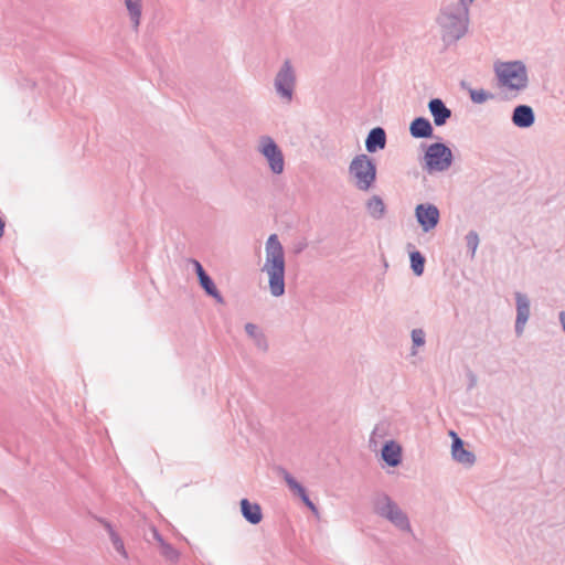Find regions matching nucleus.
Listing matches in <instances>:
<instances>
[{
	"label": "nucleus",
	"instance_id": "1",
	"mask_svg": "<svg viewBox=\"0 0 565 565\" xmlns=\"http://www.w3.org/2000/svg\"><path fill=\"white\" fill-rule=\"evenodd\" d=\"M475 0H445L436 18L443 42L449 46L466 35L470 22V7Z\"/></svg>",
	"mask_w": 565,
	"mask_h": 565
},
{
	"label": "nucleus",
	"instance_id": "2",
	"mask_svg": "<svg viewBox=\"0 0 565 565\" xmlns=\"http://www.w3.org/2000/svg\"><path fill=\"white\" fill-rule=\"evenodd\" d=\"M266 259L263 271L268 275V287L271 296L281 297L285 294V252L276 234L269 235L265 246Z\"/></svg>",
	"mask_w": 565,
	"mask_h": 565
},
{
	"label": "nucleus",
	"instance_id": "3",
	"mask_svg": "<svg viewBox=\"0 0 565 565\" xmlns=\"http://www.w3.org/2000/svg\"><path fill=\"white\" fill-rule=\"evenodd\" d=\"M372 507L376 515L390 521L399 531L412 533L408 515L387 493H375L372 498Z\"/></svg>",
	"mask_w": 565,
	"mask_h": 565
},
{
	"label": "nucleus",
	"instance_id": "4",
	"mask_svg": "<svg viewBox=\"0 0 565 565\" xmlns=\"http://www.w3.org/2000/svg\"><path fill=\"white\" fill-rule=\"evenodd\" d=\"M499 84L511 90H523L529 85L525 64L522 61L503 62L495 66Z\"/></svg>",
	"mask_w": 565,
	"mask_h": 565
},
{
	"label": "nucleus",
	"instance_id": "5",
	"mask_svg": "<svg viewBox=\"0 0 565 565\" xmlns=\"http://www.w3.org/2000/svg\"><path fill=\"white\" fill-rule=\"evenodd\" d=\"M376 163L367 154H356L349 166V173L354 178L356 189L369 191L376 181Z\"/></svg>",
	"mask_w": 565,
	"mask_h": 565
},
{
	"label": "nucleus",
	"instance_id": "6",
	"mask_svg": "<svg viewBox=\"0 0 565 565\" xmlns=\"http://www.w3.org/2000/svg\"><path fill=\"white\" fill-rule=\"evenodd\" d=\"M423 161L422 167L427 173L444 172L451 167L454 154L445 142L438 141L426 147Z\"/></svg>",
	"mask_w": 565,
	"mask_h": 565
},
{
	"label": "nucleus",
	"instance_id": "7",
	"mask_svg": "<svg viewBox=\"0 0 565 565\" xmlns=\"http://www.w3.org/2000/svg\"><path fill=\"white\" fill-rule=\"evenodd\" d=\"M274 86L276 93L284 99L290 102L296 86V72L290 60H285L276 74Z\"/></svg>",
	"mask_w": 565,
	"mask_h": 565
},
{
	"label": "nucleus",
	"instance_id": "8",
	"mask_svg": "<svg viewBox=\"0 0 565 565\" xmlns=\"http://www.w3.org/2000/svg\"><path fill=\"white\" fill-rule=\"evenodd\" d=\"M259 152L268 161L269 168L273 173L280 174L284 171L285 161L282 152L271 137L263 136L260 138Z\"/></svg>",
	"mask_w": 565,
	"mask_h": 565
},
{
	"label": "nucleus",
	"instance_id": "9",
	"mask_svg": "<svg viewBox=\"0 0 565 565\" xmlns=\"http://www.w3.org/2000/svg\"><path fill=\"white\" fill-rule=\"evenodd\" d=\"M415 218L424 233L435 230L440 221V211L437 205L426 202L415 206Z\"/></svg>",
	"mask_w": 565,
	"mask_h": 565
},
{
	"label": "nucleus",
	"instance_id": "10",
	"mask_svg": "<svg viewBox=\"0 0 565 565\" xmlns=\"http://www.w3.org/2000/svg\"><path fill=\"white\" fill-rule=\"evenodd\" d=\"M516 305V318L514 330L518 337H521L524 332V327L530 318V299L525 294L516 291L514 294Z\"/></svg>",
	"mask_w": 565,
	"mask_h": 565
},
{
	"label": "nucleus",
	"instance_id": "11",
	"mask_svg": "<svg viewBox=\"0 0 565 565\" xmlns=\"http://www.w3.org/2000/svg\"><path fill=\"white\" fill-rule=\"evenodd\" d=\"M511 121L520 129H527L535 122V113L530 105H516L512 110Z\"/></svg>",
	"mask_w": 565,
	"mask_h": 565
},
{
	"label": "nucleus",
	"instance_id": "12",
	"mask_svg": "<svg viewBox=\"0 0 565 565\" xmlns=\"http://www.w3.org/2000/svg\"><path fill=\"white\" fill-rule=\"evenodd\" d=\"M451 456L455 461L467 467L476 462V455L465 448V441L458 435H455L451 443Z\"/></svg>",
	"mask_w": 565,
	"mask_h": 565
},
{
	"label": "nucleus",
	"instance_id": "13",
	"mask_svg": "<svg viewBox=\"0 0 565 565\" xmlns=\"http://www.w3.org/2000/svg\"><path fill=\"white\" fill-rule=\"evenodd\" d=\"M428 110L437 127L446 125L452 115L451 109L446 106L441 98H431L428 102Z\"/></svg>",
	"mask_w": 565,
	"mask_h": 565
},
{
	"label": "nucleus",
	"instance_id": "14",
	"mask_svg": "<svg viewBox=\"0 0 565 565\" xmlns=\"http://www.w3.org/2000/svg\"><path fill=\"white\" fill-rule=\"evenodd\" d=\"M409 135L415 139L435 138L434 127L428 118L415 117L409 124Z\"/></svg>",
	"mask_w": 565,
	"mask_h": 565
},
{
	"label": "nucleus",
	"instance_id": "15",
	"mask_svg": "<svg viewBox=\"0 0 565 565\" xmlns=\"http://www.w3.org/2000/svg\"><path fill=\"white\" fill-rule=\"evenodd\" d=\"M381 459L392 468H395L402 462V447L395 440H387L384 443L381 450Z\"/></svg>",
	"mask_w": 565,
	"mask_h": 565
},
{
	"label": "nucleus",
	"instance_id": "16",
	"mask_svg": "<svg viewBox=\"0 0 565 565\" xmlns=\"http://www.w3.org/2000/svg\"><path fill=\"white\" fill-rule=\"evenodd\" d=\"M386 132L382 127L372 128L365 139V148L367 152L374 153L386 147Z\"/></svg>",
	"mask_w": 565,
	"mask_h": 565
},
{
	"label": "nucleus",
	"instance_id": "17",
	"mask_svg": "<svg viewBox=\"0 0 565 565\" xmlns=\"http://www.w3.org/2000/svg\"><path fill=\"white\" fill-rule=\"evenodd\" d=\"M239 505L242 515L248 523L257 525L262 522L263 512L258 503H252L248 499L244 498L241 500Z\"/></svg>",
	"mask_w": 565,
	"mask_h": 565
},
{
	"label": "nucleus",
	"instance_id": "18",
	"mask_svg": "<svg viewBox=\"0 0 565 565\" xmlns=\"http://www.w3.org/2000/svg\"><path fill=\"white\" fill-rule=\"evenodd\" d=\"M366 211L374 220H382L386 213V205L380 195H372L365 204Z\"/></svg>",
	"mask_w": 565,
	"mask_h": 565
},
{
	"label": "nucleus",
	"instance_id": "19",
	"mask_svg": "<svg viewBox=\"0 0 565 565\" xmlns=\"http://www.w3.org/2000/svg\"><path fill=\"white\" fill-rule=\"evenodd\" d=\"M199 285L204 290V292L209 297H212L217 303H224V298L216 288L215 282L210 275H206L205 277L201 278L199 280Z\"/></svg>",
	"mask_w": 565,
	"mask_h": 565
},
{
	"label": "nucleus",
	"instance_id": "20",
	"mask_svg": "<svg viewBox=\"0 0 565 565\" xmlns=\"http://www.w3.org/2000/svg\"><path fill=\"white\" fill-rule=\"evenodd\" d=\"M245 332L250 337L258 349L266 351L268 348L267 339L265 334L258 329V327L252 322L245 324Z\"/></svg>",
	"mask_w": 565,
	"mask_h": 565
},
{
	"label": "nucleus",
	"instance_id": "21",
	"mask_svg": "<svg viewBox=\"0 0 565 565\" xmlns=\"http://www.w3.org/2000/svg\"><path fill=\"white\" fill-rule=\"evenodd\" d=\"M125 6L129 13L130 21L135 30L138 29L141 20V0H125Z\"/></svg>",
	"mask_w": 565,
	"mask_h": 565
},
{
	"label": "nucleus",
	"instance_id": "22",
	"mask_svg": "<svg viewBox=\"0 0 565 565\" xmlns=\"http://www.w3.org/2000/svg\"><path fill=\"white\" fill-rule=\"evenodd\" d=\"M411 268L415 276L419 277L424 274L426 259L419 250L409 253Z\"/></svg>",
	"mask_w": 565,
	"mask_h": 565
},
{
	"label": "nucleus",
	"instance_id": "23",
	"mask_svg": "<svg viewBox=\"0 0 565 565\" xmlns=\"http://www.w3.org/2000/svg\"><path fill=\"white\" fill-rule=\"evenodd\" d=\"M279 472L290 491H292L296 495L300 497L307 491L306 488L300 482H298L285 468H279Z\"/></svg>",
	"mask_w": 565,
	"mask_h": 565
},
{
	"label": "nucleus",
	"instance_id": "24",
	"mask_svg": "<svg viewBox=\"0 0 565 565\" xmlns=\"http://www.w3.org/2000/svg\"><path fill=\"white\" fill-rule=\"evenodd\" d=\"M279 472L290 491H292L296 495L300 497L307 491L306 488L300 482H298L285 468H279Z\"/></svg>",
	"mask_w": 565,
	"mask_h": 565
},
{
	"label": "nucleus",
	"instance_id": "25",
	"mask_svg": "<svg viewBox=\"0 0 565 565\" xmlns=\"http://www.w3.org/2000/svg\"><path fill=\"white\" fill-rule=\"evenodd\" d=\"M279 472L290 491H292L296 495L300 497L307 491L306 488L300 482H298L285 468H279Z\"/></svg>",
	"mask_w": 565,
	"mask_h": 565
},
{
	"label": "nucleus",
	"instance_id": "26",
	"mask_svg": "<svg viewBox=\"0 0 565 565\" xmlns=\"http://www.w3.org/2000/svg\"><path fill=\"white\" fill-rule=\"evenodd\" d=\"M279 472L290 491H292L296 495L300 497L307 491L306 488L300 482H298L285 468H279Z\"/></svg>",
	"mask_w": 565,
	"mask_h": 565
},
{
	"label": "nucleus",
	"instance_id": "27",
	"mask_svg": "<svg viewBox=\"0 0 565 565\" xmlns=\"http://www.w3.org/2000/svg\"><path fill=\"white\" fill-rule=\"evenodd\" d=\"M279 472L290 491H292L296 495L300 497L307 491L306 488L300 482H298L285 468H279Z\"/></svg>",
	"mask_w": 565,
	"mask_h": 565
},
{
	"label": "nucleus",
	"instance_id": "28",
	"mask_svg": "<svg viewBox=\"0 0 565 565\" xmlns=\"http://www.w3.org/2000/svg\"><path fill=\"white\" fill-rule=\"evenodd\" d=\"M161 555L169 562L175 563L179 561L180 553L170 543L161 541L160 546Z\"/></svg>",
	"mask_w": 565,
	"mask_h": 565
},
{
	"label": "nucleus",
	"instance_id": "29",
	"mask_svg": "<svg viewBox=\"0 0 565 565\" xmlns=\"http://www.w3.org/2000/svg\"><path fill=\"white\" fill-rule=\"evenodd\" d=\"M494 98V95L484 89H471L470 90V99L475 104H483L489 99Z\"/></svg>",
	"mask_w": 565,
	"mask_h": 565
},
{
	"label": "nucleus",
	"instance_id": "30",
	"mask_svg": "<svg viewBox=\"0 0 565 565\" xmlns=\"http://www.w3.org/2000/svg\"><path fill=\"white\" fill-rule=\"evenodd\" d=\"M465 239H466V246H467L468 250L470 252V256H471V258H473L476 255L478 245H479V235L476 231L472 230L467 233Z\"/></svg>",
	"mask_w": 565,
	"mask_h": 565
},
{
	"label": "nucleus",
	"instance_id": "31",
	"mask_svg": "<svg viewBox=\"0 0 565 565\" xmlns=\"http://www.w3.org/2000/svg\"><path fill=\"white\" fill-rule=\"evenodd\" d=\"M413 349L424 347L426 343V333L422 328L413 329L411 332ZM415 350H413V354H415Z\"/></svg>",
	"mask_w": 565,
	"mask_h": 565
},
{
	"label": "nucleus",
	"instance_id": "32",
	"mask_svg": "<svg viewBox=\"0 0 565 565\" xmlns=\"http://www.w3.org/2000/svg\"><path fill=\"white\" fill-rule=\"evenodd\" d=\"M109 539L113 543L114 548L124 557H127V552L125 550V545L120 536L117 533H111V536Z\"/></svg>",
	"mask_w": 565,
	"mask_h": 565
},
{
	"label": "nucleus",
	"instance_id": "33",
	"mask_svg": "<svg viewBox=\"0 0 565 565\" xmlns=\"http://www.w3.org/2000/svg\"><path fill=\"white\" fill-rule=\"evenodd\" d=\"M300 500L302 501V503L310 510L312 511L315 514H318V508L317 505L311 501V499L309 498L307 491L299 497Z\"/></svg>",
	"mask_w": 565,
	"mask_h": 565
},
{
	"label": "nucleus",
	"instance_id": "34",
	"mask_svg": "<svg viewBox=\"0 0 565 565\" xmlns=\"http://www.w3.org/2000/svg\"><path fill=\"white\" fill-rule=\"evenodd\" d=\"M191 263L193 264L194 271L196 274L198 280L209 275L205 269L203 268L202 264L196 259H191Z\"/></svg>",
	"mask_w": 565,
	"mask_h": 565
},
{
	"label": "nucleus",
	"instance_id": "35",
	"mask_svg": "<svg viewBox=\"0 0 565 565\" xmlns=\"http://www.w3.org/2000/svg\"><path fill=\"white\" fill-rule=\"evenodd\" d=\"M99 523L105 527V530L108 532L109 537L111 536V533H116L113 525L105 519H98Z\"/></svg>",
	"mask_w": 565,
	"mask_h": 565
},
{
	"label": "nucleus",
	"instance_id": "36",
	"mask_svg": "<svg viewBox=\"0 0 565 565\" xmlns=\"http://www.w3.org/2000/svg\"><path fill=\"white\" fill-rule=\"evenodd\" d=\"M468 377H469V385H468V388H472L476 384H477V376L475 375L473 372H469L468 373Z\"/></svg>",
	"mask_w": 565,
	"mask_h": 565
},
{
	"label": "nucleus",
	"instance_id": "37",
	"mask_svg": "<svg viewBox=\"0 0 565 565\" xmlns=\"http://www.w3.org/2000/svg\"><path fill=\"white\" fill-rule=\"evenodd\" d=\"M384 434V431L381 430L380 426H375V428L373 429L372 431V435H371V440L374 439L375 436H379V437H382Z\"/></svg>",
	"mask_w": 565,
	"mask_h": 565
},
{
	"label": "nucleus",
	"instance_id": "38",
	"mask_svg": "<svg viewBox=\"0 0 565 565\" xmlns=\"http://www.w3.org/2000/svg\"><path fill=\"white\" fill-rule=\"evenodd\" d=\"M558 320H559V323L562 326V330L564 331L565 333V311H561L558 313Z\"/></svg>",
	"mask_w": 565,
	"mask_h": 565
},
{
	"label": "nucleus",
	"instance_id": "39",
	"mask_svg": "<svg viewBox=\"0 0 565 565\" xmlns=\"http://www.w3.org/2000/svg\"><path fill=\"white\" fill-rule=\"evenodd\" d=\"M154 537L158 541L159 546H161V541H164L162 535L158 531H154Z\"/></svg>",
	"mask_w": 565,
	"mask_h": 565
},
{
	"label": "nucleus",
	"instance_id": "40",
	"mask_svg": "<svg viewBox=\"0 0 565 565\" xmlns=\"http://www.w3.org/2000/svg\"><path fill=\"white\" fill-rule=\"evenodd\" d=\"M4 233V221L0 217V238L3 236Z\"/></svg>",
	"mask_w": 565,
	"mask_h": 565
},
{
	"label": "nucleus",
	"instance_id": "41",
	"mask_svg": "<svg viewBox=\"0 0 565 565\" xmlns=\"http://www.w3.org/2000/svg\"><path fill=\"white\" fill-rule=\"evenodd\" d=\"M449 435H450V437H451L452 439H455V435H457V434H456L454 430H450Z\"/></svg>",
	"mask_w": 565,
	"mask_h": 565
}]
</instances>
